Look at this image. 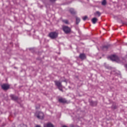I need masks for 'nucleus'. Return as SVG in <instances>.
<instances>
[{
    "label": "nucleus",
    "mask_w": 127,
    "mask_h": 127,
    "mask_svg": "<svg viewBox=\"0 0 127 127\" xmlns=\"http://www.w3.org/2000/svg\"><path fill=\"white\" fill-rule=\"evenodd\" d=\"M70 11L71 13H72V14L75 13V10H74V9H73V8H70Z\"/></svg>",
    "instance_id": "12"
},
{
    "label": "nucleus",
    "mask_w": 127,
    "mask_h": 127,
    "mask_svg": "<svg viewBox=\"0 0 127 127\" xmlns=\"http://www.w3.org/2000/svg\"><path fill=\"white\" fill-rule=\"evenodd\" d=\"M1 87L3 90H7V89H9V85L8 84H2Z\"/></svg>",
    "instance_id": "6"
},
{
    "label": "nucleus",
    "mask_w": 127,
    "mask_h": 127,
    "mask_svg": "<svg viewBox=\"0 0 127 127\" xmlns=\"http://www.w3.org/2000/svg\"><path fill=\"white\" fill-rule=\"evenodd\" d=\"M76 23L77 24H78V23L80 22V19L79 18H76Z\"/></svg>",
    "instance_id": "15"
},
{
    "label": "nucleus",
    "mask_w": 127,
    "mask_h": 127,
    "mask_svg": "<svg viewBox=\"0 0 127 127\" xmlns=\"http://www.w3.org/2000/svg\"><path fill=\"white\" fill-rule=\"evenodd\" d=\"M63 127H67L66 126H64Z\"/></svg>",
    "instance_id": "21"
},
{
    "label": "nucleus",
    "mask_w": 127,
    "mask_h": 127,
    "mask_svg": "<svg viewBox=\"0 0 127 127\" xmlns=\"http://www.w3.org/2000/svg\"><path fill=\"white\" fill-rule=\"evenodd\" d=\"M35 116L40 120H42L44 118V114L42 112H37L35 114Z\"/></svg>",
    "instance_id": "2"
},
{
    "label": "nucleus",
    "mask_w": 127,
    "mask_h": 127,
    "mask_svg": "<svg viewBox=\"0 0 127 127\" xmlns=\"http://www.w3.org/2000/svg\"><path fill=\"white\" fill-rule=\"evenodd\" d=\"M63 29L65 33H69V32L71 31V29H70V28L66 26H64L63 27Z\"/></svg>",
    "instance_id": "4"
},
{
    "label": "nucleus",
    "mask_w": 127,
    "mask_h": 127,
    "mask_svg": "<svg viewBox=\"0 0 127 127\" xmlns=\"http://www.w3.org/2000/svg\"><path fill=\"white\" fill-rule=\"evenodd\" d=\"M107 3V2L106 1V0H103V1L102 2V4L103 5H105V4Z\"/></svg>",
    "instance_id": "14"
},
{
    "label": "nucleus",
    "mask_w": 127,
    "mask_h": 127,
    "mask_svg": "<svg viewBox=\"0 0 127 127\" xmlns=\"http://www.w3.org/2000/svg\"><path fill=\"white\" fill-rule=\"evenodd\" d=\"M18 127H27V126L23 124H22L19 125Z\"/></svg>",
    "instance_id": "11"
},
{
    "label": "nucleus",
    "mask_w": 127,
    "mask_h": 127,
    "mask_svg": "<svg viewBox=\"0 0 127 127\" xmlns=\"http://www.w3.org/2000/svg\"><path fill=\"white\" fill-rule=\"evenodd\" d=\"M125 67H126V68H127V64L125 65Z\"/></svg>",
    "instance_id": "20"
},
{
    "label": "nucleus",
    "mask_w": 127,
    "mask_h": 127,
    "mask_svg": "<svg viewBox=\"0 0 127 127\" xmlns=\"http://www.w3.org/2000/svg\"><path fill=\"white\" fill-rule=\"evenodd\" d=\"M59 101L60 103H66V100L63 98H60Z\"/></svg>",
    "instance_id": "9"
},
{
    "label": "nucleus",
    "mask_w": 127,
    "mask_h": 127,
    "mask_svg": "<svg viewBox=\"0 0 127 127\" xmlns=\"http://www.w3.org/2000/svg\"><path fill=\"white\" fill-rule=\"evenodd\" d=\"M51 0V1H55V0Z\"/></svg>",
    "instance_id": "19"
},
{
    "label": "nucleus",
    "mask_w": 127,
    "mask_h": 127,
    "mask_svg": "<svg viewBox=\"0 0 127 127\" xmlns=\"http://www.w3.org/2000/svg\"><path fill=\"white\" fill-rule=\"evenodd\" d=\"M35 127H41L39 125H36Z\"/></svg>",
    "instance_id": "18"
},
{
    "label": "nucleus",
    "mask_w": 127,
    "mask_h": 127,
    "mask_svg": "<svg viewBox=\"0 0 127 127\" xmlns=\"http://www.w3.org/2000/svg\"><path fill=\"white\" fill-rule=\"evenodd\" d=\"M79 57L80 59H86V55L84 54H81L80 55Z\"/></svg>",
    "instance_id": "8"
},
{
    "label": "nucleus",
    "mask_w": 127,
    "mask_h": 127,
    "mask_svg": "<svg viewBox=\"0 0 127 127\" xmlns=\"http://www.w3.org/2000/svg\"><path fill=\"white\" fill-rule=\"evenodd\" d=\"M49 36L52 39H54V38H56L58 36V33L56 32H51L49 34Z\"/></svg>",
    "instance_id": "3"
},
{
    "label": "nucleus",
    "mask_w": 127,
    "mask_h": 127,
    "mask_svg": "<svg viewBox=\"0 0 127 127\" xmlns=\"http://www.w3.org/2000/svg\"><path fill=\"white\" fill-rule=\"evenodd\" d=\"M64 23H66L67 24H68V20H64Z\"/></svg>",
    "instance_id": "17"
},
{
    "label": "nucleus",
    "mask_w": 127,
    "mask_h": 127,
    "mask_svg": "<svg viewBox=\"0 0 127 127\" xmlns=\"http://www.w3.org/2000/svg\"><path fill=\"white\" fill-rule=\"evenodd\" d=\"M87 18H88V17H87V16H85L84 17H83V20H86V19H87Z\"/></svg>",
    "instance_id": "16"
},
{
    "label": "nucleus",
    "mask_w": 127,
    "mask_h": 127,
    "mask_svg": "<svg viewBox=\"0 0 127 127\" xmlns=\"http://www.w3.org/2000/svg\"><path fill=\"white\" fill-rule=\"evenodd\" d=\"M95 15H97L98 16H100V15H101V13H100V12H99V11H97L95 13Z\"/></svg>",
    "instance_id": "13"
},
{
    "label": "nucleus",
    "mask_w": 127,
    "mask_h": 127,
    "mask_svg": "<svg viewBox=\"0 0 127 127\" xmlns=\"http://www.w3.org/2000/svg\"><path fill=\"white\" fill-rule=\"evenodd\" d=\"M110 59L112 61H116V62H118V63H120V59L116 56V55H112L110 57Z\"/></svg>",
    "instance_id": "1"
},
{
    "label": "nucleus",
    "mask_w": 127,
    "mask_h": 127,
    "mask_svg": "<svg viewBox=\"0 0 127 127\" xmlns=\"http://www.w3.org/2000/svg\"><path fill=\"white\" fill-rule=\"evenodd\" d=\"M97 20H98V19H97V18H93L92 19V23L94 24L96 23V22H97Z\"/></svg>",
    "instance_id": "10"
},
{
    "label": "nucleus",
    "mask_w": 127,
    "mask_h": 127,
    "mask_svg": "<svg viewBox=\"0 0 127 127\" xmlns=\"http://www.w3.org/2000/svg\"><path fill=\"white\" fill-rule=\"evenodd\" d=\"M55 84L57 87H58L59 89L61 90L62 91V85H61V82L60 81H55Z\"/></svg>",
    "instance_id": "5"
},
{
    "label": "nucleus",
    "mask_w": 127,
    "mask_h": 127,
    "mask_svg": "<svg viewBox=\"0 0 127 127\" xmlns=\"http://www.w3.org/2000/svg\"><path fill=\"white\" fill-rule=\"evenodd\" d=\"M44 127H54V126L51 123H48L44 125Z\"/></svg>",
    "instance_id": "7"
}]
</instances>
